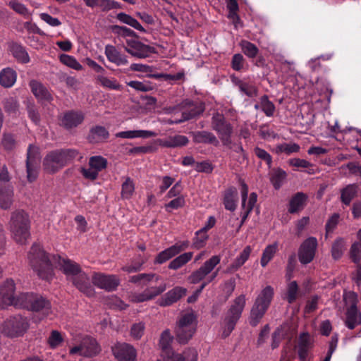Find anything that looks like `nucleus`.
<instances>
[{"label":"nucleus","mask_w":361,"mask_h":361,"mask_svg":"<svg viewBox=\"0 0 361 361\" xmlns=\"http://www.w3.org/2000/svg\"><path fill=\"white\" fill-rule=\"evenodd\" d=\"M112 352L118 361H135L137 356L135 348L126 343L116 344L112 347Z\"/></svg>","instance_id":"nucleus-16"},{"label":"nucleus","mask_w":361,"mask_h":361,"mask_svg":"<svg viewBox=\"0 0 361 361\" xmlns=\"http://www.w3.org/2000/svg\"><path fill=\"white\" fill-rule=\"evenodd\" d=\"M307 196L303 192H297L289 202L288 212L295 214L302 210L305 206Z\"/></svg>","instance_id":"nucleus-25"},{"label":"nucleus","mask_w":361,"mask_h":361,"mask_svg":"<svg viewBox=\"0 0 361 361\" xmlns=\"http://www.w3.org/2000/svg\"><path fill=\"white\" fill-rule=\"evenodd\" d=\"M311 348L312 343L309 335L306 333L301 334L298 341V357L301 361L306 360L308 355V350Z\"/></svg>","instance_id":"nucleus-29"},{"label":"nucleus","mask_w":361,"mask_h":361,"mask_svg":"<svg viewBox=\"0 0 361 361\" xmlns=\"http://www.w3.org/2000/svg\"><path fill=\"white\" fill-rule=\"evenodd\" d=\"M39 163L37 148L30 145L27 152L26 171L30 182L34 181L37 177V169Z\"/></svg>","instance_id":"nucleus-15"},{"label":"nucleus","mask_w":361,"mask_h":361,"mask_svg":"<svg viewBox=\"0 0 361 361\" xmlns=\"http://www.w3.org/2000/svg\"><path fill=\"white\" fill-rule=\"evenodd\" d=\"M161 277L153 273H143L134 275L130 277L129 281L135 284L147 285L149 282H159Z\"/></svg>","instance_id":"nucleus-31"},{"label":"nucleus","mask_w":361,"mask_h":361,"mask_svg":"<svg viewBox=\"0 0 361 361\" xmlns=\"http://www.w3.org/2000/svg\"><path fill=\"white\" fill-rule=\"evenodd\" d=\"M105 54L109 61L117 66L126 65L128 63L126 56L118 51L114 46L106 45L105 47Z\"/></svg>","instance_id":"nucleus-26"},{"label":"nucleus","mask_w":361,"mask_h":361,"mask_svg":"<svg viewBox=\"0 0 361 361\" xmlns=\"http://www.w3.org/2000/svg\"><path fill=\"white\" fill-rule=\"evenodd\" d=\"M192 140L197 144H210L218 146L219 142L214 133L207 130L195 131L191 133Z\"/></svg>","instance_id":"nucleus-24"},{"label":"nucleus","mask_w":361,"mask_h":361,"mask_svg":"<svg viewBox=\"0 0 361 361\" xmlns=\"http://www.w3.org/2000/svg\"><path fill=\"white\" fill-rule=\"evenodd\" d=\"M197 353L194 349H189L183 354L172 353L169 356L166 361H197Z\"/></svg>","instance_id":"nucleus-37"},{"label":"nucleus","mask_w":361,"mask_h":361,"mask_svg":"<svg viewBox=\"0 0 361 361\" xmlns=\"http://www.w3.org/2000/svg\"><path fill=\"white\" fill-rule=\"evenodd\" d=\"M262 110L267 116H271L275 111L274 104L269 100L268 96L263 95L260 99Z\"/></svg>","instance_id":"nucleus-56"},{"label":"nucleus","mask_w":361,"mask_h":361,"mask_svg":"<svg viewBox=\"0 0 361 361\" xmlns=\"http://www.w3.org/2000/svg\"><path fill=\"white\" fill-rule=\"evenodd\" d=\"M29 326L27 318L17 314L10 317L4 322L2 331L7 336L14 338L23 336Z\"/></svg>","instance_id":"nucleus-9"},{"label":"nucleus","mask_w":361,"mask_h":361,"mask_svg":"<svg viewBox=\"0 0 361 361\" xmlns=\"http://www.w3.org/2000/svg\"><path fill=\"white\" fill-rule=\"evenodd\" d=\"M212 128L216 131L219 136L233 132L232 125L226 120L224 116L219 112L213 114L211 121Z\"/></svg>","instance_id":"nucleus-19"},{"label":"nucleus","mask_w":361,"mask_h":361,"mask_svg":"<svg viewBox=\"0 0 361 361\" xmlns=\"http://www.w3.org/2000/svg\"><path fill=\"white\" fill-rule=\"evenodd\" d=\"M30 221L28 215L23 210L11 214L10 230L16 242L25 244L30 238Z\"/></svg>","instance_id":"nucleus-3"},{"label":"nucleus","mask_w":361,"mask_h":361,"mask_svg":"<svg viewBox=\"0 0 361 361\" xmlns=\"http://www.w3.org/2000/svg\"><path fill=\"white\" fill-rule=\"evenodd\" d=\"M186 293V288L180 286H176L169 290L159 299V304L163 307L170 306L179 300L182 297L185 296Z\"/></svg>","instance_id":"nucleus-20"},{"label":"nucleus","mask_w":361,"mask_h":361,"mask_svg":"<svg viewBox=\"0 0 361 361\" xmlns=\"http://www.w3.org/2000/svg\"><path fill=\"white\" fill-rule=\"evenodd\" d=\"M13 190L11 182V176L7 167L4 165L0 171V190Z\"/></svg>","instance_id":"nucleus-46"},{"label":"nucleus","mask_w":361,"mask_h":361,"mask_svg":"<svg viewBox=\"0 0 361 361\" xmlns=\"http://www.w3.org/2000/svg\"><path fill=\"white\" fill-rule=\"evenodd\" d=\"M345 249V243L343 238H338L334 240L331 246V256L334 259H339Z\"/></svg>","instance_id":"nucleus-44"},{"label":"nucleus","mask_w":361,"mask_h":361,"mask_svg":"<svg viewBox=\"0 0 361 361\" xmlns=\"http://www.w3.org/2000/svg\"><path fill=\"white\" fill-rule=\"evenodd\" d=\"M240 47L243 52L247 57L253 59L257 56L259 49L253 43L247 40H242L240 42Z\"/></svg>","instance_id":"nucleus-48"},{"label":"nucleus","mask_w":361,"mask_h":361,"mask_svg":"<svg viewBox=\"0 0 361 361\" xmlns=\"http://www.w3.org/2000/svg\"><path fill=\"white\" fill-rule=\"evenodd\" d=\"M189 142L188 138L185 135H177L170 136L168 138L161 140L160 145L165 147H180L185 146Z\"/></svg>","instance_id":"nucleus-32"},{"label":"nucleus","mask_w":361,"mask_h":361,"mask_svg":"<svg viewBox=\"0 0 361 361\" xmlns=\"http://www.w3.org/2000/svg\"><path fill=\"white\" fill-rule=\"evenodd\" d=\"M298 290V285L295 281H291L288 284L287 293L285 298L288 303L292 304L296 300Z\"/></svg>","instance_id":"nucleus-51"},{"label":"nucleus","mask_w":361,"mask_h":361,"mask_svg":"<svg viewBox=\"0 0 361 361\" xmlns=\"http://www.w3.org/2000/svg\"><path fill=\"white\" fill-rule=\"evenodd\" d=\"M13 190H0V207L6 210L11 208L13 202Z\"/></svg>","instance_id":"nucleus-42"},{"label":"nucleus","mask_w":361,"mask_h":361,"mask_svg":"<svg viewBox=\"0 0 361 361\" xmlns=\"http://www.w3.org/2000/svg\"><path fill=\"white\" fill-rule=\"evenodd\" d=\"M28 259L34 272L40 279L47 281L50 280L54 275V266H58L68 281L82 270L78 263L70 259L61 257L60 255H52L50 257L37 244L32 246Z\"/></svg>","instance_id":"nucleus-1"},{"label":"nucleus","mask_w":361,"mask_h":361,"mask_svg":"<svg viewBox=\"0 0 361 361\" xmlns=\"http://www.w3.org/2000/svg\"><path fill=\"white\" fill-rule=\"evenodd\" d=\"M345 315V324L349 329H354L356 326L361 324V312L357 307H348Z\"/></svg>","instance_id":"nucleus-27"},{"label":"nucleus","mask_w":361,"mask_h":361,"mask_svg":"<svg viewBox=\"0 0 361 361\" xmlns=\"http://www.w3.org/2000/svg\"><path fill=\"white\" fill-rule=\"evenodd\" d=\"M277 250V245L273 244L268 245L263 251L261 258V265L264 267L273 258Z\"/></svg>","instance_id":"nucleus-52"},{"label":"nucleus","mask_w":361,"mask_h":361,"mask_svg":"<svg viewBox=\"0 0 361 361\" xmlns=\"http://www.w3.org/2000/svg\"><path fill=\"white\" fill-rule=\"evenodd\" d=\"M80 343L82 347V356L83 357H94L99 354L101 350L97 341L90 336L83 338Z\"/></svg>","instance_id":"nucleus-21"},{"label":"nucleus","mask_w":361,"mask_h":361,"mask_svg":"<svg viewBox=\"0 0 361 361\" xmlns=\"http://www.w3.org/2000/svg\"><path fill=\"white\" fill-rule=\"evenodd\" d=\"M89 165L97 172H99L106 168L107 160L102 156H94L90 157Z\"/></svg>","instance_id":"nucleus-54"},{"label":"nucleus","mask_w":361,"mask_h":361,"mask_svg":"<svg viewBox=\"0 0 361 361\" xmlns=\"http://www.w3.org/2000/svg\"><path fill=\"white\" fill-rule=\"evenodd\" d=\"M116 18L120 22L127 24L140 32H146L145 28L140 24V23L135 18L125 13H119L118 14H117Z\"/></svg>","instance_id":"nucleus-40"},{"label":"nucleus","mask_w":361,"mask_h":361,"mask_svg":"<svg viewBox=\"0 0 361 361\" xmlns=\"http://www.w3.org/2000/svg\"><path fill=\"white\" fill-rule=\"evenodd\" d=\"M221 258L218 255L212 256L209 259L204 262L197 270L193 271L189 276V281L191 283L196 284L204 279L210 274L215 267L219 264Z\"/></svg>","instance_id":"nucleus-14"},{"label":"nucleus","mask_w":361,"mask_h":361,"mask_svg":"<svg viewBox=\"0 0 361 361\" xmlns=\"http://www.w3.org/2000/svg\"><path fill=\"white\" fill-rule=\"evenodd\" d=\"M73 284L82 293L88 297L94 295V290L91 285L89 276L82 270L71 280Z\"/></svg>","instance_id":"nucleus-18"},{"label":"nucleus","mask_w":361,"mask_h":361,"mask_svg":"<svg viewBox=\"0 0 361 361\" xmlns=\"http://www.w3.org/2000/svg\"><path fill=\"white\" fill-rule=\"evenodd\" d=\"M1 145L7 152L13 150L16 146L14 135L8 132H4L1 139Z\"/></svg>","instance_id":"nucleus-45"},{"label":"nucleus","mask_w":361,"mask_h":361,"mask_svg":"<svg viewBox=\"0 0 361 361\" xmlns=\"http://www.w3.org/2000/svg\"><path fill=\"white\" fill-rule=\"evenodd\" d=\"M227 8L229 11V13L228 17L235 20H238L239 17L237 14V11H238V4L236 0H226Z\"/></svg>","instance_id":"nucleus-63"},{"label":"nucleus","mask_w":361,"mask_h":361,"mask_svg":"<svg viewBox=\"0 0 361 361\" xmlns=\"http://www.w3.org/2000/svg\"><path fill=\"white\" fill-rule=\"evenodd\" d=\"M31 91L35 97L42 102H51L53 100V97L41 82L37 80H31L29 84Z\"/></svg>","instance_id":"nucleus-23"},{"label":"nucleus","mask_w":361,"mask_h":361,"mask_svg":"<svg viewBox=\"0 0 361 361\" xmlns=\"http://www.w3.org/2000/svg\"><path fill=\"white\" fill-rule=\"evenodd\" d=\"M111 30L113 32L123 37H137V35L133 30L125 26H119L115 25L111 27Z\"/></svg>","instance_id":"nucleus-62"},{"label":"nucleus","mask_w":361,"mask_h":361,"mask_svg":"<svg viewBox=\"0 0 361 361\" xmlns=\"http://www.w3.org/2000/svg\"><path fill=\"white\" fill-rule=\"evenodd\" d=\"M252 249L250 246H246L240 252V255L230 264L228 267V272H233L238 270L245 262L248 259L251 253Z\"/></svg>","instance_id":"nucleus-35"},{"label":"nucleus","mask_w":361,"mask_h":361,"mask_svg":"<svg viewBox=\"0 0 361 361\" xmlns=\"http://www.w3.org/2000/svg\"><path fill=\"white\" fill-rule=\"evenodd\" d=\"M59 120L60 126L71 131L83 123L85 114L81 111L69 110L63 113Z\"/></svg>","instance_id":"nucleus-10"},{"label":"nucleus","mask_w":361,"mask_h":361,"mask_svg":"<svg viewBox=\"0 0 361 361\" xmlns=\"http://www.w3.org/2000/svg\"><path fill=\"white\" fill-rule=\"evenodd\" d=\"M245 306V296L244 295H240L234 300L224 318V326L222 333L224 338L228 337L233 331L236 323L241 317Z\"/></svg>","instance_id":"nucleus-7"},{"label":"nucleus","mask_w":361,"mask_h":361,"mask_svg":"<svg viewBox=\"0 0 361 361\" xmlns=\"http://www.w3.org/2000/svg\"><path fill=\"white\" fill-rule=\"evenodd\" d=\"M238 192L236 188L232 187L225 191L224 197V204L225 208L229 211H234L237 207Z\"/></svg>","instance_id":"nucleus-30"},{"label":"nucleus","mask_w":361,"mask_h":361,"mask_svg":"<svg viewBox=\"0 0 361 361\" xmlns=\"http://www.w3.org/2000/svg\"><path fill=\"white\" fill-rule=\"evenodd\" d=\"M358 185L357 184H349L341 190V201L348 206L352 200L357 196L358 192Z\"/></svg>","instance_id":"nucleus-28"},{"label":"nucleus","mask_w":361,"mask_h":361,"mask_svg":"<svg viewBox=\"0 0 361 361\" xmlns=\"http://www.w3.org/2000/svg\"><path fill=\"white\" fill-rule=\"evenodd\" d=\"M197 326V319L193 312L181 314L175 329L176 341L180 344H186L195 334Z\"/></svg>","instance_id":"nucleus-4"},{"label":"nucleus","mask_w":361,"mask_h":361,"mask_svg":"<svg viewBox=\"0 0 361 361\" xmlns=\"http://www.w3.org/2000/svg\"><path fill=\"white\" fill-rule=\"evenodd\" d=\"M4 111L8 114L16 115L19 110V102L16 97H9L2 102Z\"/></svg>","instance_id":"nucleus-43"},{"label":"nucleus","mask_w":361,"mask_h":361,"mask_svg":"<svg viewBox=\"0 0 361 361\" xmlns=\"http://www.w3.org/2000/svg\"><path fill=\"white\" fill-rule=\"evenodd\" d=\"M270 181L276 190H279L284 183L287 174L280 168L274 169L270 174Z\"/></svg>","instance_id":"nucleus-36"},{"label":"nucleus","mask_w":361,"mask_h":361,"mask_svg":"<svg viewBox=\"0 0 361 361\" xmlns=\"http://www.w3.org/2000/svg\"><path fill=\"white\" fill-rule=\"evenodd\" d=\"M185 201L183 196H178L168 204H165V209L167 212H171V209H177L181 208L185 205Z\"/></svg>","instance_id":"nucleus-64"},{"label":"nucleus","mask_w":361,"mask_h":361,"mask_svg":"<svg viewBox=\"0 0 361 361\" xmlns=\"http://www.w3.org/2000/svg\"><path fill=\"white\" fill-rule=\"evenodd\" d=\"M257 200V195L255 192H252L250 195V197L248 198L247 204L245 207V209H243V214L241 216V220L243 221H245L247 216H249L250 213L253 209L254 206L255 205Z\"/></svg>","instance_id":"nucleus-57"},{"label":"nucleus","mask_w":361,"mask_h":361,"mask_svg":"<svg viewBox=\"0 0 361 361\" xmlns=\"http://www.w3.org/2000/svg\"><path fill=\"white\" fill-rule=\"evenodd\" d=\"M135 191V184L130 177H126L121 185V197L123 199H130Z\"/></svg>","instance_id":"nucleus-47"},{"label":"nucleus","mask_w":361,"mask_h":361,"mask_svg":"<svg viewBox=\"0 0 361 361\" xmlns=\"http://www.w3.org/2000/svg\"><path fill=\"white\" fill-rule=\"evenodd\" d=\"M116 18L120 22L127 24L140 32H146L145 28L140 24V23L135 18L125 13H119L118 14H117Z\"/></svg>","instance_id":"nucleus-41"},{"label":"nucleus","mask_w":361,"mask_h":361,"mask_svg":"<svg viewBox=\"0 0 361 361\" xmlns=\"http://www.w3.org/2000/svg\"><path fill=\"white\" fill-rule=\"evenodd\" d=\"M124 49L131 56L139 59L147 58L151 54L157 52L154 47L133 39H126V46H124Z\"/></svg>","instance_id":"nucleus-11"},{"label":"nucleus","mask_w":361,"mask_h":361,"mask_svg":"<svg viewBox=\"0 0 361 361\" xmlns=\"http://www.w3.org/2000/svg\"><path fill=\"white\" fill-rule=\"evenodd\" d=\"M166 289V283L161 282L158 286H151L145 289L149 300L161 295Z\"/></svg>","instance_id":"nucleus-58"},{"label":"nucleus","mask_w":361,"mask_h":361,"mask_svg":"<svg viewBox=\"0 0 361 361\" xmlns=\"http://www.w3.org/2000/svg\"><path fill=\"white\" fill-rule=\"evenodd\" d=\"M300 149L299 145L296 143H283L276 147L277 152H284L288 155L299 152Z\"/></svg>","instance_id":"nucleus-60"},{"label":"nucleus","mask_w":361,"mask_h":361,"mask_svg":"<svg viewBox=\"0 0 361 361\" xmlns=\"http://www.w3.org/2000/svg\"><path fill=\"white\" fill-rule=\"evenodd\" d=\"M17 78V74L14 70L10 68H4L0 72V85L4 87L8 88L12 87Z\"/></svg>","instance_id":"nucleus-33"},{"label":"nucleus","mask_w":361,"mask_h":361,"mask_svg":"<svg viewBox=\"0 0 361 361\" xmlns=\"http://www.w3.org/2000/svg\"><path fill=\"white\" fill-rule=\"evenodd\" d=\"M317 247V240L314 237H309L305 240L298 249V259L302 264L310 263L314 256Z\"/></svg>","instance_id":"nucleus-13"},{"label":"nucleus","mask_w":361,"mask_h":361,"mask_svg":"<svg viewBox=\"0 0 361 361\" xmlns=\"http://www.w3.org/2000/svg\"><path fill=\"white\" fill-rule=\"evenodd\" d=\"M192 252H185L173 259L169 264V269L176 270L188 263L192 257Z\"/></svg>","instance_id":"nucleus-39"},{"label":"nucleus","mask_w":361,"mask_h":361,"mask_svg":"<svg viewBox=\"0 0 361 361\" xmlns=\"http://www.w3.org/2000/svg\"><path fill=\"white\" fill-rule=\"evenodd\" d=\"M208 237L207 231H202L201 228L195 233V236L192 240V247L197 250L203 247L206 244Z\"/></svg>","instance_id":"nucleus-50"},{"label":"nucleus","mask_w":361,"mask_h":361,"mask_svg":"<svg viewBox=\"0 0 361 361\" xmlns=\"http://www.w3.org/2000/svg\"><path fill=\"white\" fill-rule=\"evenodd\" d=\"M109 137L106 128L101 126H95L90 129L87 139L90 143L97 144L105 142Z\"/></svg>","instance_id":"nucleus-22"},{"label":"nucleus","mask_w":361,"mask_h":361,"mask_svg":"<svg viewBox=\"0 0 361 361\" xmlns=\"http://www.w3.org/2000/svg\"><path fill=\"white\" fill-rule=\"evenodd\" d=\"M156 135V133L150 130H137L121 131L116 134V137L121 138L132 139L135 137H150Z\"/></svg>","instance_id":"nucleus-34"},{"label":"nucleus","mask_w":361,"mask_h":361,"mask_svg":"<svg viewBox=\"0 0 361 361\" xmlns=\"http://www.w3.org/2000/svg\"><path fill=\"white\" fill-rule=\"evenodd\" d=\"M168 111L169 113H172L176 111L181 112L180 118L169 122L171 124H178L195 118L201 115L204 111V106L202 103L194 102L186 99L183 101L176 106L169 108Z\"/></svg>","instance_id":"nucleus-8"},{"label":"nucleus","mask_w":361,"mask_h":361,"mask_svg":"<svg viewBox=\"0 0 361 361\" xmlns=\"http://www.w3.org/2000/svg\"><path fill=\"white\" fill-rule=\"evenodd\" d=\"M79 152L75 149L51 151L44 159V169L49 173H54L76 158Z\"/></svg>","instance_id":"nucleus-2"},{"label":"nucleus","mask_w":361,"mask_h":361,"mask_svg":"<svg viewBox=\"0 0 361 361\" xmlns=\"http://www.w3.org/2000/svg\"><path fill=\"white\" fill-rule=\"evenodd\" d=\"M97 80L101 85L111 90H121L122 86L114 78H109L105 76L99 75L97 77Z\"/></svg>","instance_id":"nucleus-53"},{"label":"nucleus","mask_w":361,"mask_h":361,"mask_svg":"<svg viewBox=\"0 0 361 361\" xmlns=\"http://www.w3.org/2000/svg\"><path fill=\"white\" fill-rule=\"evenodd\" d=\"M60 61L64 65L73 68L77 71L82 70V66L77 61V60L72 56L67 54H61L59 56Z\"/></svg>","instance_id":"nucleus-55"},{"label":"nucleus","mask_w":361,"mask_h":361,"mask_svg":"<svg viewBox=\"0 0 361 361\" xmlns=\"http://www.w3.org/2000/svg\"><path fill=\"white\" fill-rule=\"evenodd\" d=\"M11 51L13 56L20 62L27 63L30 61L28 54L23 47L21 45L13 43L10 47Z\"/></svg>","instance_id":"nucleus-38"},{"label":"nucleus","mask_w":361,"mask_h":361,"mask_svg":"<svg viewBox=\"0 0 361 361\" xmlns=\"http://www.w3.org/2000/svg\"><path fill=\"white\" fill-rule=\"evenodd\" d=\"M238 87L240 91L250 97H256L257 94V89L255 86L247 82L239 81Z\"/></svg>","instance_id":"nucleus-59"},{"label":"nucleus","mask_w":361,"mask_h":361,"mask_svg":"<svg viewBox=\"0 0 361 361\" xmlns=\"http://www.w3.org/2000/svg\"><path fill=\"white\" fill-rule=\"evenodd\" d=\"M15 283L12 279H7L0 286V307L5 308L8 305H13L17 307L18 295L15 297Z\"/></svg>","instance_id":"nucleus-12"},{"label":"nucleus","mask_w":361,"mask_h":361,"mask_svg":"<svg viewBox=\"0 0 361 361\" xmlns=\"http://www.w3.org/2000/svg\"><path fill=\"white\" fill-rule=\"evenodd\" d=\"M176 255H177V253L175 250V248L172 245L159 252L154 259V263L159 264H163Z\"/></svg>","instance_id":"nucleus-49"},{"label":"nucleus","mask_w":361,"mask_h":361,"mask_svg":"<svg viewBox=\"0 0 361 361\" xmlns=\"http://www.w3.org/2000/svg\"><path fill=\"white\" fill-rule=\"evenodd\" d=\"M274 296L271 286H266L256 298L250 311V324L256 326L264 315Z\"/></svg>","instance_id":"nucleus-5"},{"label":"nucleus","mask_w":361,"mask_h":361,"mask_svg":"<svg viewBox=\"0 0 361 361\" xmlns=\"http://www.w3.org/2000/svg\"><path fill=\"white\" fill-rule=\"evenodd\" d=\"M173 341V336L171 335L169 329L164 330L160 337L159 346L163 350H167L171 346Z\"/></svg>","instance_id":"nucleus-61"},{"label":"nucleus","mask_w":361,"mask_h":361,"mask_svg":"<svg viewBox=\"0 0 361 361\" xmlns=\"http://www.w3.org/2000/svg\"><path fill=\"white\" fill-rule=\"evenodd\" d=\"M92 281L94 286L107 291L114 290L119 285V280L115 276L100 273H95L92 276Z\"/></svg>","instance_id":"nucleus-17"},{"label":"nucleus","mask_w":361,"mask_h":361,"mask_svg":"<svg viewBox=\"0 0 361 361\" xmlns=\"http://www.w3.org/2000/svg\"><path fill=\"white\" fill-rule=\"evenodd\" d=\"M17 307L24 308L33 312H42L44 314H48L51 304L49 300L40 295L34 293H21L18 295V302Z\"/></svg>","instance_id":"nucleus-6"}]
</instances>
